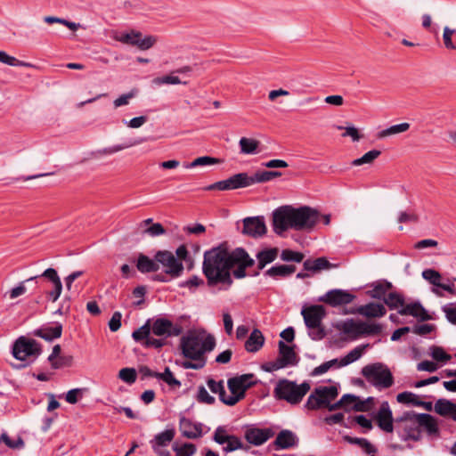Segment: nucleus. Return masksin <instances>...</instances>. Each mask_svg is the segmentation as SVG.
Here are the masks:
<instances>
[{
	"instance_id": "9b49d317",
	"label": "nucleus",
	"mask_w": 456,
	"mask_h": 456,
	"mask_svg": "<svg viewBox=\"0 0 456 456\" xmlns=\"http://www.w3.org/2000/svg\"><path fill=\"white\" fill-rule=\"evenodd\" d=\"M253 185L252 175L248 173H239L232 175L231 177L216 182L208 186V190L229 191L240 188H246Z\"/></svg>"
},
{
	"instance_id": "a18cd8bd",
	"label": "nucleus",
	"mask_w": 456,
	"mask_h": 456,
	"mask_svg": "<svg viewBox=\"0 0 456 456\" xmlns=\"http://www.w3.org/2000/svg\"><path fill=\"white\" fill-rule=\"evenodd\" d=\"M396 400L400 403L412 404L415 406H419L423 403V401H420L419 397L411 392H403L398 394Z\"/></svg>"
},
{
	"instance_id": "f8f14e48",
	"label": "nucleus",
	"mask_w": 456,
	"mask_h": 456,
	"mask_svg": "<svg viewBox=\"0 0 456 456\" xmlns=\"http://www.w3.org/2000/svg\"><path fill=\"white\" fill-rule=\"evenodd\" d=\"M40 354L41 346L39 343L24 337L19 338L12 346V354L20 361H25L29 356H38Z\"/></svg>"
},
{
	"instance_id": "864d4df0",
	"label": "nucleus",
	"mask_w": 456,
	"mask_h": 456,
	"mask_svg": "<svg viewBox=\"0 0 456 456\" xmlns=\"http://www.w3.org/2000/svg\"><path fill=\"white\" fill-rule=\"evenodd\" d=\"M118 378L127 384H133L136 380L137 373L134 368H123L118 372Z\"/></svg>"
},
{
	"instance_id": "7ed1b4c3",
	"label": "nucleus",
	"mask_w": 456,
	"mask_h": 456,
	"mask_svg": "<svg viewBox=\"0 0 456 456\" xmlns=\"http://www.w3.org/2000/svg\"><path fill=\"white\" fill-rule=\"evenodd\" d=\"M216 346V338L211 334L190 331L180 339L179 348L184 358V369L200 370L206 365L205 354Z\"/></svg>"
},
{
	"instance_id": "c03bdc74",
	"label": "nucleus",
	"mask_w": 456,
	"mask_h": 456,
	"mask_svg": "<svg viewBox=\"0 0 456 456\" xmlns=\"http://www.w3.org/2000/svg\"><path fill=\"white\" fill-rule=\"evenodd\" d=\"M0 62L7 64L9 66H20V67H28V68L35 67L32 63L20 61V60L16 59L15 57L7 54L4 51H0Z\"/></svg>"
},
{
	"instance_id": "a878e982",
	"label": "nucleus",
	"mask_w": 456,
	"mask_h": 456,
	"mask_svg": "<svg viewBox=\"0 0 456 456\" xmlns=\"http://www.w3.org/2000/svg\"><path fill=\"white\" fill-rule=\"evenodd\" d=\"M341 330L351 339H357L362 337V321L346 320L341 324Z\"/></svg>"
},
{
	"instance_id": "e433bc0d",
	"label": "nucleus",
	"mask_w": 456,
	"mask_h": 456,
	"mask_svg": "<svg viewBox=\"0 0 456 456\" xmlns=\"http://www.w3.org/2000/svg\"><path fill=\"white\" fill-rule=\"evenodd\" d=\"M296 270V266L295 265H276V266H273L271 268H269L266 272H265V275H268L270 277H277V276H280V277H287L290 274H292Z\"/></svg>"
},
{
	"instance_id": "9d476101",
	"label": "nucleus",
	"mask_w": 456,
	"mask_h": 456,
	"mask_svg": "<svg viewBox=\"0 0 456 456\" xmlns=\"http://www.w3.org/2000/svg\"><path fill=\"white\" fill-rule=\"evenodd\" d=\"M418 414L419 413H415L413 411H406L402 416L395 419L396 424H400V428L403 432L402 435L403 440H419L420 429L419 421L416 419Z\"/></svg>"
},
{
	"instance_id": "774afa93",
	"label": "nucleus",
	"mask_w": 456,
	"mask_h": 456,
	"mask_svg": "<svg viewBox=\"0 0 456 456\" xmlns=\"http://www.w3.org/2000/svg\"><path fill=\"white\" fill-rule=\"evenodd\" d=\"M443 311L448 322L456 325V305L454 304L445 305L443 306Z\"/></svg>"
},
{
	"instance_id": "de8ad7c7",
	"label": "nucleus",
	"mask_w": 456,
	"mask_h": 456,
	"mask_svg": "<svg viewBox=\"0 0 456 456\" xmlns=\"http://www.w3.org/2000/svg\"><path fill=\"white\" fill-rule=\"evenodd\" d=\"M151 331V320H147L142 327L133 332L132 337L137 342L145 341L150 337Z\"/></svg>"
},
{
	"instance_id": "b1692460",
	"label": "nucleus",
	"mask_w": 456,
	"mask_h": 456,
	"mask_svg": "<svg viewBox=\"0 0 456 456\" xmlns=\"http://www.w3.org/2000/svg\"><path fill=\"white\" fill-rule=\"evenodd\" d=\"M62 333V325L56 323L54 326L42 327L35 330L33 335L39 337L46 341H52L54 338H59Z\"/></svg>"
},
{
	"instance_id": "473e14b6",
	"label": "nucleus",
	"mask_w": 456,
	"mask_h": 456,
	"mask_svg": "<svg viewBox=\"0 0 456 456\" xmlns=\"http://www.w3.org/2000/svg\"><path fill=\"white\" fill-rule=\"evenodd\" d=\"M296 444V437L289 430L281 431L274 441V445L279 449H287L294 446Z\"/></svg>"
},
{
	"instance_id": "052dcab7",
	"label": "nucleus",
	"mask_w": 456,
	"mask_h": 456,
	"mask_svg": "<svg viewBox=\"0 0 456 456\" xmlns=\"http://www.w3.org/2000/svg\"><path fill=\"white\" fill-rule=\"evenodd\" d=\"M431 356L437 362H447L452 358V356L440 346H433L431 348Z\"/></svg>"
},
{
	"instance_id": "a19ab883",
	"label": "nucleus",
	"mask_w": 456,
	"mask_h": 456,
	"mask_svg": "<svg viewBox=\"0 0 456 456\" xmlns=\"http://www.w3.org/2000/svg\"><path fill=\"white\" fill-rule=\"evenodd\" d=\"M221 160L216 158L209 157V156H202L195 159L193 161L190 163H185L183 167L185 168H194L197 167H204V166H211L219 164Z\"/></svg>"
},
{
	"instance_id": "69168bd1",
	"label": "nucleus",
	"mask_w": 456,
	"mask_h": 456,
	"mask_svg": "<svg viewBox=\"0 0 456 456\" xmlns=\"http://www.w3.org/2000/svg\"><path fill=\"white\" fill-rule=\"evenodd\" d=\"M136 46L142 51L151 48L157 43V37L154 36H147L144 38L139 37Z\"/></svg>"
},
{
	"instance_id": "8fccbe9b",
	"label": "nucleus",
	"mask_w": 456,
	"mask_h": 456,
	"mask_svg": "<svg viewBox=\"0 0 456 456\" xmlns=\"http://www.w3.org/2000/svg\"><path fill=\"white\" fill-rule=\"evenodd\" d=\"M422 277L434 286L440 287L442 276L434 269H426L422 272Z\"/></svg>"
},
{
	"instance_id": "49530a36",
	"label": "nucleus",
	"mask_w": 456,
	"mask_h": 456,
	"mask_svg": "<svg viewBox=\"0 0 456 456\" xmlns=\"http://www.w3.org/2000/svg\"><path fill=\"white\" fill-rule=\"evenodd\" d=\"M383 327L377 322H368L362 321V336H374L382 332Z\"/></svg>"
},
{
	"instance_id": "393cba45",
	"label": "nucleus",
	"mask_w": 456,
	"mask_h": 456,
	"mask_svg": "<svg viewBox=\"0 0 456 456\" xmlns=\"http://www.w3.org/2000/svg\"><path fill=\"white\" fill-rule=\"evenodd\" d=\"M265 343V337L262 332L255 329L245 342V349L249 353L257 352Z\"/></svg>"
},
{
	"instance_id": "cd10ccee",
	"label": "nucleus",
	"mask_w": 456,
	"mask_h": 456,
	"mask_svg": "<svg viewBox=\"0 0 456 456\" xmlns=\"http://www.w3.org/2000/svg\"><path fill=\"white\" fill-rule=\"evenodd\" d=\"M136 267L138 271L142 273L157 272L159 270V264L157 263L155 257L151 259L149 256L143 254H140L138 256Z\"/></svg>"
},
{
	"instance_id": "0e129e2a",
	"label": "nucleus",
	"mask_w": 456,
	"mask_h": 456,
	"mask_svg": "<svg viewBox=\"0 0 456 456\" xmlns=\"http://www.w3.org/2000/svg\"><path fill=\"white\" fill-rule=\"evenodd\" d=\"M232 436L227 435L224 427H218L213 436V440L218 444H224Z\"/></svg>"
},
{
	"instance_id": "3c124183",
	"label": "nucleus",
	"mask_w": 456,
	"mask_h": 456,
	"mask_svg": "<svg viewBox=\"0 0 456 456\" xmlns=\"http://www.w3.org/2000/svg\"><path fill=\"white\" fill-rule=\"evenodd\" d=\"M156 378L163 380L170 387H181V382L174 377L168 367L165 369L164 372H159L158 375H156Z\"/></svg>"
},
{
	"instance_id": "4c0bfd02",
	"label": "nucleus",
	"mask_w": 456,
	"mask_h": 456,
	"mask_svg": "<svg viewBox=\"0 0 456 456\" xmlns=\"http://www.w3.org/2000/svg\"><path fill=\"white\" fill-rule=\"evenodd\" d=\"M260 142L252 138L241 137L239 141L240 153L242 154H255Z\"/></svg>"
},
{
	"instance_id": "7c9ffc66",
	"label": "nucleus",
	"mask_w": 456,
	"mask_h": 456,
	"mask_svg": "<svg viewBox=\"0 0 456 456\" xmlns=\"http://www.w3.org/2000/svg\"><path fill=\"white\" fill-rule=\"evenodd\" d=\"M435 411L441 416H452L456 420V404L448 400L439 399L435 404Z\"/></svg>"
},
{
	"instance_id": "6e6552de",
	"label": "nucleus",
	"mask_w": 456,
	"mask_h": 456,
	"mask_svg": "<svg viewBox=\"0 0 456 456\" xmlns=\"http://www.w3.org/2000/svg\"><path fill=\"white\" fill-rule=\"evenodd\" d=\"M338 395L337 387L335 386H320L315 387L310 394L305 407L307 410H319L327 408Z\"/></svg>"
},
{
	"instance_id": "f704fd0d",
	"label": "nucleus",
	"mask_w": 456,
	"mask_h": 456,
	"mask_svg": "<svg viewBox=\"0 0 456 456\" xmlns=\"http://www.w3.org/2000/svg\"><path fill=\"white\" fill-rule=\"evenodd\" d=\"M278 256V249L276 248H268L259 251L256 254L258 261V269L262 270L266 265L273 262Z\"/></svg>"
},
{
	"instance_id": "680f3d73",
	"label": "nucleus",
	"mask_w": 456,
	"mask_h": 456,
	"mask_svg": "<svg viewBox=\"0 0 456 456\" xmlns=\"http://www.w3.org/2000/svg\"><path fill=\"white\" fill-rule=\"evenodd\" d=\"M152 82H153V84H155L157 86H161V85H165V84L178 85V84L182 83V81L180 80V78L178 77L172 76V75L155 77Z\"/></svg>"
},
{
	"instance_id": "4be33fe9",
	"label": "nucleus",
	"mask_w": 456,
	"mask_h": 456,
	"mask_svg": "<svg viewBox=\"0 0 456 456\" xmlns=\"http://www.w3.org/2000/svg\"><path fill=\"white\" fill-rule=\"evenodd\" d=\"M279 359L286 366H294L297 363L298 358L293 346L286 345L283 341H279Z\"/></svg>"
},
{
	"instance_id": "bf43d9fd",
	"label": "nucleus",
	"mask_w": 456,
	"mask_h": 456,
	"mask_svg": "<svg viewBox=\"0 0 456 456\" xmlns=\"http://www.w3.org/2000/svg\"><path fill=\"white\" fill-rule=\"evenodd\" d=\"M338 362H339V361L338 359H332L330 361L325 362L322 364H321L320 366L316 367L314 370L313 374L314 375H322V374L327 372L332 367L339 368Z\"/></svg>"
},
{
	"instance_id": "ddd939ff",
	"label": "nucleus",
	"mask_w": 456,
	"mask_h": 456,
	"mask_svg": "<svg viewBox=\"0 0 456 456\" xmlns=\"http://www.w3.org/2000/svg\"><path fill=\"white\" fill-rule=\"evenodd\" d=\"M151 331L158 337H177L183 332V328L179 324L173 323L166 318H157L151 322Z\"/></svg>"
},
{
	"instance_id": "ea45409f",
	"label": "nucleus",
	"mask_w": 456,
	"mask_h": 456,
	"mask_svg": "<svg viewBox=\"0 0 456 456\" xmlns=\"http://www.w3.org/2000/svg\"><path fill=\"white\" fill-rule=\"evenodd\" d=\"M384 303L392 310L404 306V297L397 292H390L384 297Z\"/></svg>"
},
{
	"instance_id": "20e7f679",
	"label": "nucleus",
	"mask_w": 456,
	"mask_h": 456,
	"mask_svg": "<svg viewBox=\"0 0 456 456\" xmlns=\"http://www.w3.org/2000/svg\"><path fill=\"white\" fill-rule=\"evenodd\" d=\"M310 389L311 386L307 381L297 384L295 381L283 379L277 382L273 393L277 399L296 405L301 403Z\"/></svg>"
},
{
	"instance_id": "c756f323",
	"label": "nucleus",
	"mask_w": 456,
	"mask_h": 456,
	"mask_svg": "<svg viewBox=\"0 0 456 456\" xmlns=\"http://www.w3.org/2000/svg\"><path fill=\"white\" fill-rule=\"evenodd\" d=\"M343 439L352 444H356L360 448L362 449V451L370 455V456H375L377 453V448L366 438H359V437H352L350 436H343Z\"/></svg>"
},
{
	"instance_id": "79ce46f5",
	"label": "nucleus",
	"mask_w": 456,
	"mask_h": 456,
	"mask_svg": "<svg viewBox=\"0 0 456 456\" xmlns=\"http://www.w3.org/2000/svg\"><path fill=\"white\" fill-rule=\"evenodd\" d=\"M281 173L279 171H260L252 175L253 184L265 183L273 178L280 177Z\"/></svg>"
},
{
	"instance_id": "72a5a7b5",
	"label": "nucleus",
	"mask_w": 456,
	"mask_h": 456,
	"mask_svg": "<svg viewBox=\"0 0 456 456\" xmlns=\"http://www.w3.org/2000/svg\"><path fill=\"white\" fill-rule=\"evenodd\" d=\"M367 347H369V344L361 345L354 347L346 356L339 360L338 367L346 366L359 360Z\"/></svg>"
},
{
	"instance_id": "f3484780",
	"label": "nucleus",
	"mask_w": 456,
	"mask_h": 456,
	"mask_svg": "<svg viewBox=\"0 0 456 456\" xmlns=\"http://www.w3.org/2000/svg\"><path fill=\"white\" fill-rule=\"evenodd\" d=\"M375 419L381 430L387 433H392L394 431L393 414L387 402L385 401L381 403L375 416Z\"/></svg>"
},
{
	"instance_id": "a211bd4d",
	"label": "nucleus",
	"mask_w": 456,
	"mask_h": 456,
	"mask_svg": "<svg viewBox=\"0 0 456 456\" xmlns=\"http://www.w3.org/2000/svg\"><path fill=\"white\" fill-rule=\"evenodd\" d=\"M242 232L250 237H261L266 232V226L262 216L247 217L243 220Z\"/></svg>"
},
{
	"instance_id": "603ef678",
	"label": "nucleus",
	"mask_w": 456,
	"mask_h": 456,
	"mask_svg": "<svg viewBox=\"0 0 456 456\" xmlns=\"http://www.w3.org/2000/svg\"><path fill=\"white\" fill-rule=\"evenodd\" d=\"M281 258L286 262L300 263L304 259V254L291 249H283L281 254Z\"/></svg>"
},
{
	"instance_id": "4468645a",
	"label": "nucleus",
	"mask_w": 456,
	"mask_h": 456,
	"mask_svg": "<svg viewBox=\"0 0 456 456\" xmlns=\"http://www.w3.org/2000/svg\"><path fill=\"white\" fill-rule=\"evenodd\" d=\"M255 264L246 250L242 248H237L232 250V268L237 266L233 271V275L237 279H241L246 276V268L252 266Z\"/></svg>"
},
{
	"instance_id": "c85d7f7f",
	"label": "nucleus",
	"mask_w": 456,
	"mask_h": 456,
	"mask_svg": "<svg viewBox=\"0 0 456 456\" xmlns=\"http://www.w3.org/2000/svg\"><path fill=\"white\" fill-rule=\"evenodd\" d=\"M419 421V428L423 427L428 435H437L438 427L435 418L427 413H419L416 418Z\"/></svg>"
},
{
	"instance_id": "c9c22d12",
	"label": "nucleus",
	"mask_w": 456,
	"mask_h": 456,
	"mask_svg": "<svg viewBox=\"0 0 456 456\" xmlns=\"http://www.w3.org/2000/svg\"><path fill=\"white\" fill-rule=\"evenodd\" d=\"M207 385H208V388L210 389V391L214 394H217L220 401L222 403H224V404H226V400L228 398V395H226V392H225L224 381L223 380L216 381L213 379H208L207 380Z\"/></svg>"
},
{
	"instance_id": "5fc2aeb1",
	"label": "nucleus",
	"mask_w": 456,
	"mask_h": 456,
	"mask_svg": "<svg viewBox=\"0 0 456 456\" xmlns=\"http://www.w3.org/2000/svg\"><path fill=\"white\" fill-rule=\"evenodd\" d=\"M176 456H192L195 454L197 448L193 444L186 443L182 446H174Z\"/></svg>"
},
{
	"instance_id": "37998d69",
	"label": "nucleus",
	"mask_w": 456,
	"mask_h": 456,
	"mask_svg": "<svg viewBox=\"0 0 456 456\" xmlns=\"http://www.w3.org/2000/svg\"><path fill=\"white\" fill-rule=\"evenodd\" d=\"M44 21L47 24H53V23L61 24L72 31H77L81 27L79 23L69 21L68 20L55 17V16H45L44 18Z\"/></svg>"
},
{
	"instance_id": "1a4fd4ad",
	"label": "nucleus",
	"mask_w": 456,
	"mask_h": 456,
	"mask_svg": "<svg viewBox=\"0 0 456 456\" xmlns=\"http://www.w3.org/2000/svg\"><path fill=\"white\" fill-rule=\"evenodd\" d=\"M155 259L159 264V269L162 268L166 274L173 278L179 277L183 271V262L176 259L171 251L159 250L155 254Z\"/></svg>"
},
{
	"instance_id": "4d7b16f0",
	"label": "nucleus",
	"mask_w": 456,
	"mask_h": 456,
	"mask_svg": "<svg viewBox=\"0 0 456 456\" xmlns=\"http://www.w3.org/2000/svg\"><path fill=\"white\" fill-rule=\"evenodd\" d=\"M37 278V276L30 277L29 279H28V280H26L24 281L20 282L18 286H16L15 288H12L8 292L9 298L10 299H14V298H17V297L24 295L26 293V291H27V288L25 286V282L29 281H33V280H35Z\"/></svg>"
},
{
	"instance_id": "2eb2a0df",
	"label": "nucleus",
	"mask_w": 456,
	"mask_h": 456,
	"mask_svg": "<svg viewBox=\"0 0 456 456\" xmlns=\"http://www.w3.org/2000/svg\"><path fill=\"white\" fill-rule=\"evenodd\" d=\"M355 296L346 290L335 289H330L319 298V301L323 302L330 306L345 305L352 303Z\"/></svg>"
},
{
	"instance_id": "5701e85b",
	"label": "nucleus",
	"mask_w": 456,
	"mask_h": 456,
	"mask_svg": "<svg viewBox=\"0 0 456 456\" xmlns=\"http://www.w3.org/2000/svg\"><path fill=\"white\" fill-rule=\"evenodd\" d=\"M272 436L268 429L250 428L245 433L246 440L254 445H261L265 443Z\"/></svg>"
},
{
	"instance_id": "f03ea898",
	"label": "nucleus",
	"mask_w": 456,
	"mask_h": 456,
	"mask_svg": "<svg viewBox=\"0 0 456 456\" xmlns=\"http://www.w3.org/2000/svg\"><path fill=\"white\" fill-rule=\"evenodd\" d=\"M232 251H229L225 243L212 248L204 253L202 272L208 285L223 284L230 287L232 279Z\"/></svg>"
},
{
	"instance_id": "13d9d810",
	"label": "nucleus",
	"mask_w": 456,
	"mask_h": 456,
	"mask_svg": "<svg viewBox=\"0 0 456 456\" xmlns=\"http://www.w3.org/2000/svg\"><path fill=\"white\" fill-rule=\"evenodd\" d=\"M223 447V451L226 453L234 452L238 449H241L243 446L242 442L240 438L235 436H232L228 442H226Z\"/></svg>"
},
{
	"instance_id": "e2e57ef3",
	"label": "nucleus",
	"mask_w": 456,
	"mask_h": 456,
	"mask_svg": "<svg viewBox=\"0 0 456 456\" xmlns=\"http://www.w3.org/2000/svg\"><path fill=\"white\" fill-rule=\"evenodd\" d=\"M232 436L227 435L224 427H218L213 436V440L218 444H224Z\"/></svg>"
},
{
	"instance_id": "09e8293b",
	"label": "nucleus",
	"mask_w": 456,
	"mask_h": 456,
	"mask_svg": "<svg viewBox=\"0 0 456 456\" xmlns=\"http://www.w3.org/2000/svg\"><path fill=\"white\" fill-rule=\"evenodd\" d=\"M381 151L379 150H372L366 152L361 158L353 160L352 164L354 166H361L363 164H371L378 157H379Z\"/></svg>"
},
{
	"instance_id": "f257e3e1",
	"label": "nucleus",
	"mask_w": 456,
	"mask_h": 456,
	"mask_svg": "<svg viewBox=\"0 0 456 456\" xmlns=\"http://www.w3.org/2000/svg\"><path fill=\"white\" fill-rule=\"evenodd\" d=\"M320 213L310 207L294 208L281 206L273 212V227L276 234H282L289 229L311 231L319 222Z\"/></svg>"
},
{
	"instance_id": "bb28decb",
	"label": "nucleus",
	"mask_w": 456,
	"mask_h": 456,
	"mask_svg": "<svg viewBox=\"0 0 456 456\" xmlns=\"http://www.w3.org/2000/svg\"><path fill=\"white\" fill-rule=\"evenodd\" d=\"M333 266L326 257H318L314 260L307 259L304 262V269L313 273L330 269Z\"/></svg>"
},
{
	"instance_id": "dca6fc26",
	"label": "nucleus",
	"mask_w": 456,
	"mask_h": 456,
	"mask_svg": "<svg viewBox=\"0 0 456 456\" xmlns=\"http://www.w3.org/2000/svg\"><path fill=\"white\" fill-rule=\"evenodd\" d=\"M175 437L174 429H166L165 431L157 434L153 439L150 441L153 452L158 456H171L167 447Z\"/></svg>"
},
{
	"instance_id": "423d86ee",
	"label": "nucleus",
	"mask_w": 456,
	"mask_h": 456,
	"mask_svg": "<svg viewBox=\"0 0 456 456\" xmlns=\"http://www.w3.org/2000/svg\"><path fill=\"white\" fill-rule=\"evenodd\" d=\"M362 376L379 389L388 388L394 384L390 370L383 363L368 364L362 369Z\"/></svg>"
},
{
	"instance_id": "39448f33",
	"label": "nucleus",
	"mask_w": 456,
	"mask_h": 456,
	"mask_svg": "<svg viewBox=\"0 0 456 456\" xmlns=\"http://www.w3.org/2000/svg\"><path fill=\"white\" fill-rule=\"evenodd\" d=\"M305 324L307 327L309 336L314 340H321L325 335V330L322 322L326 315V311L322 305H314L304 307L301 311Z\"/></svg>"
},
{
	"instance_id": "6e6d98bb",
	"label": "nucleus",
	"mask_w": 456,
	"mask_h": 456,
	"mask_svg": "<svg viewBox=\"0 0 456 456\" xmlns=\"http://www.w3.org/2000/svg\"><path fill=\"white\" fill-rule=\"evenodd\" d=\"M73 356L60 355L56 359L50 362L52 368L57 370L66 366H71L73 363Z\"/></svg>"
},
{
	"instance_id": "338daca9",
	"label": "nucleus",
	"mask_w": 456,
	"mask_h": 456,
	"mask_svg": "<svg viewBox=\"0 0 456 456\" xmlns=\"http://www.w3.org/2000/svg\"><path fill=\"white\" fill-rule=\"evenodd\" d=\"M142 37V34L140 32L132 31L131 33H126V34L121 36L118 38V41H120L121 43H124V44L132 45L136 46V44L138 43L137 41L139 40V37Z\"/></svg>"
},
{
	"instance_id": "58836bf2",
	"label": "nucleus",
	"mask_w": 456,
	"mask_h": 456,
	"mask_svg": "<svg viewBox=\"0 0 456 456\" xmlns=\"http://www.w3.org/2000/svg\"><path fill=\"white\" fill-rule=\"evenodd\" d=\"M409 128H410V124L406 123V122L394 125L388 128L379 131L377 134V137L379 139H382V138L391 136L394 134H402V133L408 131Z\"/></svg>"
},
{
	"instance_id": "2f4dec72",
	"label": "nucleus",
	"mask_w": 456,
	"mask_h": 456,
	"mask_svg": "<svg viewBox=\"0 0 456 456\" xmlns=\"http://www.w3.org/2000/svg\"><path fill=\"white\" fill-rule=\"evenodd\" d=\"M392 288V283L387 281H377L371 284V289L368 291V295L375 299H383L387 297V291Z\"/></svg>"
},
{
	"instance_id": "aec40b11",
	"label": "nucleus",
	"mask_w": 456,
	"mask_h": 456,
	"mask_svg": "<svg viewBox=\"0 0 456 456\" xmlns=\"http://www.w3.org/2000/svg\"><path fill=\"white\" fill-rule=\"evenodd\" d=\"M398 314L401 315L413 316L421 322L431 319L430 315L419 302L405 305L403 308L398 310Z\"/></svg>"
},
{
	"instance_id": "0eeeda50",
	"label": "nucleus",
	"mask_w": 456,
	"mask_h": 456,
	"mask_svg": "<svg viewBox=\"0 0 456 456\" xmlns=\"http://www.w3.org/2000/svg\"><path fill=\"white\" fill-rule=\"evenodd\" d=\"M254 379L255 376L252 373L229 379L227 386L232 395H228L226 405L233 406L242 400L245 397L247 389L256 384V380Z\"/></svg>"
},
{
	"instance_id": "412c9836",
	"label": "nucleus",
	"mask_w": 456,
	"mask_h": 456,
	"mask_svg": "<svg viewBox=\"0 0 456 456\" xmlns=\"http://www.w3.org/2000/svg\"><path fill=\"white\" fill-rule=\"evenodd\" d=\"M357 313L367 318H379L387 314L384 305L370 302L357 308Z\"/></svg>"
},
{
	"instance_id": "6ab92c4d",
	"label": "nucleus",
	"mask_w": 456,
	"mask_h": 456,
	"mask_svg": "<svg viewBox=\"0 0 456 456\" xmlns=\"http://www.w3.org/2000/svg\"><path fill=\"white\" fill-rule=\"evenodd\" d=\"M179 430L183 437L197 439L202 436V425L182 417L179 421Z\"/></svg>"
}]
</instances>
